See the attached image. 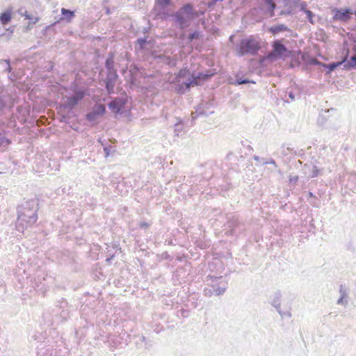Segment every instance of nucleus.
Listing matches in <instances>:
<instances>
[{"mask_svg": "<svg viewBox=\"0 0 356 356\" xmlns=\"http://www.w3.org/2000/svg\"><path fill=\"white\" fill-rule=\"evenodd\" d=\"M174 21L178 24L181 29L188 27L191 22L198 16L191 4L183 6L178 11L172 15Z\"/></svg>", "mask_w": 356, "mask_h": 356, "instance_id": "f257e3e1", "label": "nucleus"}, {"mask_svg": "<svg viewBox=\"0 0 356 356\" xmlns=\"http://www.w3.org/2000/svg\"><path fill=\"white\" fill-rule=\"evenodd\" d=\"M38 209V203L37 200L27 201L25 205L18 211V218L31 225L37 221Z\"/></svg>", "mask_w": 356, "mask_h": 356, "instance_id": "f03ea898", "label": "nucleus"}, {"mask_svg": "<svg viewBox=\"0 0 356 356\" xmlns=\"http://www.w3.org/2000/svg\"><path fill=\"white\" fill-rule=\"evenodd\" d=\"M211 76V74H205L203 72L191 73L187 68H183L175 74L173 82L180 83L182 80L183 81H188L195 78L194 79L196 82H200V84H202L203 81L207 80Z\"/></svg>", "mask_w": 356, "mask_h": 356, "instance_id": "7ed1b4c3", "label": "nucleus"}, {"mask_svg": "<svg viewBox=\"0 0 356 356\" xmlns=\"http://www.w3.org/2000/svg\"><path fill=\"white\" fill-rule=\"evenodd\" d=\"M260 49L259 42L252 37L242 39L236 47V54L239 56L246 54L255 55Z\"/></svg>", "mask_w": 356, "mask_h": 356, "instance_id": "20e7f679", "label": "nucleus"}, {"mask_svg": "<svg viewBox=\"0 0 356 356\" xmlns=\"http://www.w3.org/2000/svg\"><path fill=\"white\" fill-rule=\"evenodd\" d=\"M85 93L82 90H76L72 96L66 97L64 102L57 107L58 113H64L65 109H68L69 112L71 111L83 99Z\"/></svg>", "mask_w": 356, "mask_h": 356, "instance_id": "39448f33", "label": "nucleus"}, {"mask_svg": "<svg viewBox=\"0 0 356 356\" xmlns=\"http://www.w3.org/2000/svg\"><path fill=\"white\" fill-rule=\"evenodd\" d=\"M272 47L273 49L268 56L270 59L276 60L279 58L288 57L291 53L280 40H275L273 42Z\"/></svg>", "mask_w": 356, "mask_h": 356, "instance_id": "423d86ee", "label": "nucleus"}, {"mask_svg": "<svg viewBox=\"0 0 356 356\" xmlns=\"http://www.w3.org/2000/svg\"><path fill=\"white\" fill-rule=\"evenodd\" d=\"M118 78L116 70L107 71L106 77L104 80L105 86L108 94H111L114 91V87Z\"/></svg>", "mask_w": 356, "mask_h": 356, "instance_id": "0eeeda50", "label": "nucleus"}, {"mask_svg": "<svg viewBox=\"0 0 356 356\" xmlns=\"http://www.w3.org/2000/svg\"><path fill=\"white\" fill-rule=\"evenodd\" d=\"M276 3L273 0H260L259 3V8L264 13H268L270 17L275 15V9Z\"/></svg>", "mask_w": 356, "mask_h": 356, "instance_id": "6e6552de", "label": "nucleus"}, {"mask_svg": "<svg viewBox=\"0 0 356 356\" xmlns=\"http://www.w3.org/2000/svg\"><path fill=\"white\" fill-rule=\"evenodd\" d=\"M194 79L195 78L188 81H182V83H177L178 84L175 88V91L179 94H184L186 90H189L192 87L200 85V82H196Z\"/></svg>", "mask_w": 356, "mask_h": 356, "instance_id": "1a4fd4ad", "label": "nucleus"}, {"mask_svg": "<svg viewBox=\"0 0 356 356\" xmlns=\"http://www.w3.org/2000/svg\"><path fill=\"white\" fill-rule=\"evenodd\" d=\"M349 49H344L343 51V58L341 61L331 63L328 65H325V66L328 69L327 73H330L337 69L339 66L345 64L347 61V58L348 57Z\"/></svg>", "mask_w": 356, "mask_h": 356, "instance_id": "9d476101", "label": "nucleus"}, {"mask_svg": "<svg viewBox=\"0 0 356 356\" xmlns=\"http://www.w3.org/2000/svg\"><path fill=\"white\" fill-rule=\"evenodd\" d=\"M350 50L349 49L348 57L344 64V68L346 70L356 68V45H354L352 49V54L350 55Z\"/></svg>", "mask_w": 356, "mask_h": 356, "instance_id": "9b49d317", "label": "nucleus"}, {"mask_svg": "<svg viewBox=\"0 0 356 356\" xmlns=\"http://www.w3.org/2000/svg\"><path fill=\"white\" fill-rule=\"evenodd\" d=\"M209 103L204 102L200 104L195 108V111L191 113V117L193 120L196 119L200 115H203L207 117L208 115L205 111L206 108H209Z\"/></svg>", "mask_w": 356, "mask_h": 356, "instance_id": "f8f14e48", "label": "nucleus"}, {"mask_svg": "<svg viewBox=\"0 0 356 356\" xmlns=\"http://www.w3.org/2000/svg\"><path fill=\"white\" fill-rule=\"evenodd\" d=\"M17 13L20 16L25 17L26 19L29 20L28 26L36 24L40 19L38 16L29 13L28 11L24 8H19L17 10Z\"/></svg>", "mask_w": 356, "mask_h": 356, "instance_id": "ddd939ff", "label": "nucleus"}, {"mask_svg": "<svg viewBox=\"0 0 356 356\" xmlns=\"http://www.w3.org/2000/svg\"><path fill=\"white\" fill-rule=\"evenodd\" d=\"M126 102L122 99H115L109 104V108L113 112L120 113L125 105Z\"/></svg>", "mask_w": 356, "mask_h": 356, "instance_id": "4468645a", "label": "nucleus"}, {"mask_svg": "<svg viewBox=\"0 0 356 356\" xmlns=\"http://www.w3.org/2000/svg\"><path fill=\"white\" fill-rule=\"evenodd\" d=\"M350 10L346 9H337L334 13V18L342 21H346L350 17Z\"/></svg>", "mask_w": 356, "mask_h": 356, "instance_id": "2eb2a0df", "label": "nucleus"}, {"mask_svg": "<svg viewBox=\"0 0 356 356\" xmlns=\"http://www.w3.org/2000/svg\"><path fill=\"white\" fill-rule=\"evenodd\" d=\"M284 31H291V29L283 24H275L268 29V32L273 35H279Z\"/></svg>", "mask_w": 356, "mask_h": 356, "instance_id": "dca6fc26", "label": "nucleus"}, {"mask_svg": "<svg viewBox=\"0 0 356 356\" xmlns=\"http://www.w3.org/2000/svg\"><path fill=\"white\" fill-rule=\"evenodd\" d=\"M339 293H340V297L338 299L337 303L338 305H343L345 306L347 305H348V300H347L348 293H347L346 289H345V287L343 285H340Z\"/></svg>", "mask_w": 356, "mask_h": 356, "instance_id": "f3484780", "label": "nucleus"}, {"mask_svg": "<svg viewBox=\"0 0 356 356\" xmlns=\"http://www.w3.org/2000/svg\"><path fill=\"white\" fill-rule=\"evenodd\" d=\"M156 4L161 7V10L158 13V15L161 19H165L167 17V15L163 12V10H164L167 6L170 4V0H157Z\"/></svg>", "mask_w": 356, "mask_h": 356, "instance_id": "a211bd4d", "label": "nucleus"}, {"mask_svg": "<svg viewBox=\"0 0 356 356\" xmlns=\"http://www.w3.org/2000/svg\"><path fill=\"white\" fill-rule=\"evenodd\" d=\"M280 298H281V293L280 292L277 291L275 293L273 299L271 301V305L277 309V311L278 313L282 316V312L280 310Z\"/></svg>", "mask_w": 356, "mask_h": 356, "instance_id": "6ab92c4d", "label": "nucleus"}, {"mask_svg": "<svg viewBox=\"0 0 356 356\" xmlns=\"http://www.w3.org/2000/svg\"><path fill=\"white\" fill-rule=\"evenodd\" d=\"M12 19V13L10 10H6L0 15V21L2 24H8Z\"/></svg>", "mask_w": 356, "mask_h": 356, "instance_id": "aec40b11", "label": "nucleus"}, {"mask_svg": "<svg viewBox=\"0 0 356 356\" xmlns=\"http://www.w3.org/2000/svg\"><path fill=\"white\" fill-rule=\"evenodd\" d=\"M249 83H255L254 81L250 80L247 78L240 77L238 74L236 75L234 82H231L232 84L235 86H239Z\"/></svg>", "mask_w": 356, "mask_h": 356, "instance_id": "412c9836", "label": "nucleus"}, {"mask_svg": "<svg viewBox=\"0 0 356 356\" xmlns=\"http://www.w3.org/2000/svg\"><path fill=\"white\" fill-rule=\"evenodd\" d=\"M105 67L107 70V71H113L116 70L114 68V60H113V56L111 55L109 57L107 58L105 62Z\"/></svg>", "mask_w": 356, "mask_h": 356, "instance_id": "4be33fe9", "label": "nucleus"}, {"mask_svg": "<svg viewBox=\"0 0 356 356\" xmlns=\"http://www.w3.org/2000/svg\"><path fill=\"white\" fill-rule=\"evenodd\" d=\"M177 122L175 124V136L179 137V133L183 130L182 121L180 119H177Z\"/></svg>", "mask_w": 356, "mask_h": 356, "instance_id": "5701e85b", "label": "nucleus"}, {"mask_svg": "<svg viewBox=\"0 0 356 356\" xmlns=\"http://www.w3.org/2000/svg\"><path fill=\"white\" fill-rule=\"evenodd\" d=\"M93 111H95V113L98 115H103L105 111H106V108L104 106V105L103 104H97L95 105V106L94 107Z\"/></svg>", "mask_w": 356, "mask_h": 356, "instance_id": "b1692460", "label": "nucleus"}, {"mask_svg": "<svg viewBox=\"0 0 356 356\" xmlns=\"http://www.w3.org/2000/svg\"><path fill=\"white\" fill-rule=\"evenodd\" d=\"M61 13L67 20H70L73 17H74V12L69 9L63 8L61 9Z\"/></svg>", "mask_w": 356, "mask_h": 356, "instance_id": "393cba45", "label": "nucleus"}, {"mask_svg": "<svg viewBox=\"0 0 356 356\" xmlns=\"http://www.w3.org/2000/svg\"><path fill=\"white\" fill-rule=\"evenodd\" d=\"M201 36V33L198 31H195L193 33L189 34L188 37V42H192L194 40L199 39Z\"/></svg>", "mask_w": 356, "mask_h": 356, "instance_id": "a878e982", "label": "nucleus"}, {"mask_svg": "<svg viewBox=\"0 0 356 356\" xmlns=\"http://www.w3.org/2000/svg\"><path fill=\"white\" fill-rule=\"evenodd\" d=\"M157 58L161 60V62L166 64V65H171L172 63V59L169 56H166L165 55L161 54L157 56Z\"/></svg>", "mask_w": 356, "mask_h": 356, "instance_id": "bb28decb", "label": "nucleus"}, {"mask_svg": "<svg viewBox=\"0 0 356 356\" xmlns=\"http://www.w3.org/2000/svg\"><path fill=\"white\" fill-rule=\"evenodd\" d=\"M226 288H227L226 285L214 288L213 291H214L215 295L216 296L222 295L225 292Z\"/></svg>", "mask_w": 356, "mask_h": 356, "instance_id": "cd10ccee", "label": "nucleus"}, {"mask_svg": "<svg viewBox=\"0 0 356 356\" xmlns=\"http://www.w3.org/2000/svg\"><path fill=\"white\" fill-rule=\"evenodd\" d=\"M97 117H98V115L93 111L88 113L86 115L87 120L90 122L96 120Z\"/></svg>", "mask_w": 356, "mask_h": 356, "instance_id": "c85d7f7f", "label": "nucleus"}, {"mask_svg": "<svg viewBox=\"0 0 356 356\" xmlns=\"http://www.w3.org/2000/svg\"><path fill=\"white\" fill-rule=\"evenodd\" d=\"M305 14L307 15V20L312 23L314 24V22L313 20V18L314 17V14L311 10H305Z\"/></svg>", "mask_w": 356, "mask_h": 356, "instance_id": "c756f323", "label": "nucleus"}, {"mask_svg": "<svg viewBox=\"0 0 356 356\" xmlns=\"http://www.w3.org/2000/svg\"><path fill=\"white\" fill-rule=\"evenodd\" d=\"M302 59L305 61L308 62L309 64H312V65H317V64H318V61L315 58H309V60H307L305 55H303L302 56Z\"/></svg>", "mask_w": 356, "mask_h": 356, "instance_id": "7c9ffc66", "label": "nucleus"}, {"mask_svg": "<svg viewBox=\"0 0 356 356\" xmlns=\"http://www.w3.org/2000/svg\"><path fill=\"white\" fill-rule=\"evenodd\" d=\"M137 42L140 45V47L143 49L145 47V45L147 43V40L145 38H139L138 39Z\"/></svg>", "mask_w": 356, "mask_h": 356, "instance_id": "2f4dec72", "label": "nucleus"}, {"mask_svg": "<svg viewBox=\"0 0 356 356\" xmlns=\"http://www.w3.org/2000/svg\"><path fill=\"white\" fill-rule=\"evenodd\" d=\"M3 62L5 63L7 65V67L5 70V71H6L8 72H11L12 68H11L10 65V60H2L1 61V63H3Z\"/></svg>", "mask_w": 356, "mask_h": 356, "instance_id": "473e14b6", "label": "nucleus"}, {"mask_svg": "<svg viewBox=\"0 0 356 356\" xmlns=\"http://www.w3.org/2000/svg\"><path fill=\"white\" fill-rule=\"evenodd\" d=\"M318 168H317L316 166H314V168H313V170H312V177H317V176H318Z\"/></svg>", "mask_w": 356, "mask_h": 356, "instance_id": "72a5a7b5", "label": "nucleus"}, {"mask_svg": "<svg viewBox=\"0 0 356 356\" xmlns=\"http://www.w3.org/2000/svg\"><path fill=\"white\" fill-rule=\"evenodd\" d=\"M291 10H282L280 13V15H291Z\"/></svg>", "mask_w": 356, "mask_h": 356, "instance_id": "f704fd0d", "label": "nucleus"}, {"mask_svg": "<svg viewBox=\"0 0 356 356\" xmlns=\"http://www.w3.org/2000/svg\"><path fill=\"white\" fill-rule=\"evenodd\" d=\"M306 3H302L300 4V10L302 11H304L305 13V10H308L307 9H306Z\"/></svg>", "mask_w": 356, "mask_h": 356, "instance_id": "c9c22d12", "label": "nucleus"}, {"mask_svg": "<svg viewBox=\"0 0 356 356\" xmlns=\"http://www.w3.org/2000/svg\"><path fill=\"white\" fill-rule=\"evenodd\" d=\"M264 164L270 163L275 165V167H277L276 163L273 159H270L269 161H266L264 163Z\"/></svg>", "mask_w": 356, "mask_h": 356, "instance_id": "e433bc0d", "label": "nucleus"}, {"mask_svg": "<svg viewBox=\"0 0 356 356\" xmlns=\"http://www.w3.org/2000/svg\"><path fill=\"white\" fill-rule=\"evenodd\" d=\"M63 113H61L62 116H61L60 122H66L67 117L65 115L63 114Z\"/></svg>", "mask_w": 356, "mask_h": 356, "instance_id": "4c0bfd02", "label": "nucleus"}, {"mask_svg": "<svg viewBox=\"0 0 356 356\" xmlns=\"http://www.w3.org/2000/svg\"><path fill=\"white\" fill-rule=\"evenodd\" d=\"M140 227H143V228H146L147 227H149V224L147 222H141L140 223Z\"/></svg>", "mask_w": 356, "mask_h": 356, "instance_id": "58836bf2", "label": "nucleus"}, {"mask_svg": "<svg viewBox=\"0 0 356 356\" xmlns=\"http://www.w3.org/2000/svg\"><path fill=\"white\" fill-rule=\"evenodd\" d=\"M289 97H290V99L291 100H294L295 99V95H294V94L292 92H289Z\"/></svg>", "mask_w": 356, "mask_h": 356, "instance_id": "ea45409f", "label": "nucleus"}, {"mask_svg": "<svg viewBox=\"0 0 356 356\" xmlns=\"http://www.w3.org/2000/svg\"><path fill=\"white\" fill-rule=\"evenodd\" d=\"M104 151H105V153H106V156H108L109 153H108V149L106 147L104 148Z\"/></svg>", "mask_w": 356, "mask_h": 356, "instance_id": "a19ab883", "label": "nucleus"}, {"mask_svg": "<svg viewBox=\"0 0 356 356\" xmlns=\"http://www.w3.org/2000/svg\"><path fill=\"white\" fill-rule=\"evenodd\" d=\"M291 0H284V3H285V6H286L289 3V1H291Z\"/></svg>", "mask_w": 356, "mask_h": 356, "instance_id": "79ce46f5", "label": "nucleus"}, {"mask_svg": "<svg viewBox=\"0 0 356 356\" xmlns=\"http://www.w3.org/2000/svg\"><path fill=\"white\" fill-rule=\"evenodd\" d=\"M254 160H256V161H259V156H254Z\"/></svg>", "mask_w": 356, "mask_h": 356, "instance_id": "37998d69", "label": "nucleus"}]
</instances>
